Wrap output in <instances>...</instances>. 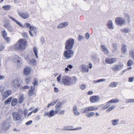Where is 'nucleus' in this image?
I'll return each mask as SVG.
<instances>
[{"label":"nucleus","mask_w":134,"mask_h":134,"mask_svg":"<svg viewBox=\"0 0 134 134\" xmlns=\"http://www.w3.org/2000/svg\"><path fill=\"white\" fill-rule=\"evenodd\" d=\"M26 46V42L23 39H21L14 44V48L23 51L25 49Z\"/></svg>","instance_id":"f257e3e1"},{"label":"nucleus","mask_w":134,"mask_h":134,"mask_svg":"<svg viewBox=\"0 0 134 134\" xmlns=\"http://www.w3.org/2000/svg\"><path fill=\"white\" fill-rule=\"evenodd\" d=\"M63 52L64 57L66 59H69L74 56V53L71 49H66Z\"/></svg>","instance_id":"f03ea898"},{"label":"nucleus","mask_w":134,"mask_h":134,"mask_svg":"<svg viewBox=\"0 0 134 134\" xmlns=\"http://www.w3.org/2000/svg\"><path fill=\"white\" fill-rule=\"evenodd\" d=\"M74 44V39L70 38L67 40L65 43V49H71L72 48Z\"/></svg>","instance_id":"7ed1b4c3"},{"label":"nucleus","mask_w":134,"mask_h":134,"mask_svg":"<svg viewBox=\"0 0 134 134\" xmlns=\"http://www.w3.org/2000/svg\"><path fill=\"white\" fill-rule=\"evenodd\" d=\"M22 81L18 77H16L12 80L11 85L14 87L17 88L21 85Z\"/></svg>","instance_id":"20e7f679"},{"label":"nucleus","mask_w":134,"mask_h":134,"mask_svg":"<svg viewBox=\"0 0 134 134\" xmlns=\"http://www.w3.org/2000/svg\"><path fill=\"white\" fill-rule=\"evenodd\" d=\"M116 24L119 26H121L125 24L126 22L125 20L123 18L120 17H117L115 19Z\"/></svg>","instance_id":"39448f33"},{"label":"nucleus","mask_w":134,"mask_h":134,"mask_svg":"<svg viewBox=\"0 0 134 134\" xmlns=\"http://www.w3.org/2000/svg\"><path fill=\"white\" fill-rule=\"evenodd\" d=\"M124 64L121 63L118 64H115L111 67V70L114 71H118L121 70L124 67Z\"/></svg>","instance_id":"423d86ee"},{"label":"nucleus","mask_w":134,"mask_h":134,"mask_svg":"<svg viewBox=\"0 0 134 134\" xmlns=\"http://www.w3.org/2000/svg\"><path fill=\"white\" fill-rule=\"evenodd\" d=\"M98 109V108L97 107H95L94 106H90L86 107L82 113H87L88 112L97 110Z\"/></svg>","instance_id":"0eeeda50"},{"label":"nucleus","mask_w":134,"mask_h":134,"mask_svg":"<svg viewBox=\"0 0 134 134\" xmlns=\"http://www.w3.org/2000/svg\"><path fill=\"white\" fill-rule=\"evenodd\" d=\"M13 120L15 121L20 120L21 118L20 113L18 112H14L12 113Z\"/></svg>","instance_id":"6e6552de"},{"label":"nucleus","mask_w":134,"mask_h":134,"mask_svg":"<svg viewBox=\"0 0 134 134\" xmlns=\"http://www.w3.org/2000/svg\"><path fill=\"white\" fill-rule=\"evenodd\" d=\"M70 77L67 76H63L62 79V81L65 85L69 86Z\"/></svg>","instance_id":"1a4fd4ad"},{"label":"nucleus","mask_w":134,"mask_h":134,"mask_svg":"<svg viewBox=\"0 0 134 134\" xmlns=\"http://www.w3.org/2000/svg\"><path fill=\"white\" fill-rule=\"evenodd\" d=\"M18 14L19 16L24 19H28L30 17L29 13L27 12H18Z\"/></svg>","instance_id":"9d476101"},{"label":"nucleus","mask_w":134,"mask_h":134,"mask_svg":"<svg viewBox=\"0 0 134 134\" xmlns=\"http://www.w3.org/2000/svg\"><path fill=\"white\" fill-rule=\"evenodd\" d=\"M100 99L99 97L98 96H91L90 98V100L91 102L94 103L98 102Z\"/></svg>","instance_id":"9b49d317"},{"label":"nucleus","mask_w":134,"mask_h":134,"mask_svg":"<svg viewBox=\"0 0 134 134\" xmlns=\"http://www.w3.org/2000/svg\"><path fill=\"white\" fill-rule=\"evenodd\" d=\"M116 58H107L105 60V62L107 64H111L116 62Z\"/></svg>","instance_id":"f8f14e48"},{"label":"nucleus","mask_w":134,"mask_h":134,"mask_svg":"<svg viewBox=\"0 0 134 134\" xmlns=\"http://www.w3.org/2000/svg\"><path fill=\"white\" fill-rule=\"evenodd\" d=\"M29 34L30 36L32 37H33L32 33L36 35L37 33V29L33 26H30L29 28Z\"/></svg>","instance_id":"ddd939ff"},{"label":"nucleus","mask_w":134,"mask_h":134,"mask_svg":"<svg viewBox=\"0 0 134 134\" xmlns=\"http://www.w3.org/2000/svg\"><path fill=\"white\" fill-rule=\"evenodd\" d=\"M57 114L54 110H52L49 112H46L44 114V116H47L49 118H51Z\"/></svg>","instance_id":"4468645a"},{"label":"nucleus","mask_w":134,"mask_h":134,"mask_svg":"<svg viewBox=\"0 0 134 134\" xmlns=\"http://www.w3.org/2000/svg\"><path fill=\"white\" fill-rule=\"evenodd\" d=\"M12 93V91L11 90H8L5 92L3 94L2 100H4L7 97L11 95Z\"/></svg>","instance_id":"2eb2a0df"},{"label":"nucleus","mask_w":134,"mask_h":134,"mask_svg":"<svg viewBox=\"0 0 134 134\" xmlns=\"http://www.w3.org/2000/svg\"><path fill=\"white\" fill-rule=\"evenodd\" d=\"M13 61L16 64L18 65V66L21 63V60L19 57L17 55H15L14 58L13 59Z\"/></svg>","instance_id":"dca6fc26"},{"label":"nucleus","mask_w":134,"mask_h":134,"mask_svg":"<svg viewBox=\"0 0 134 134\" xmlns=\"http://www.w3.org/2000/svg\"><path fill=\"white\" fill-rule=\"evenodd\" d=\"M31 70L32 69L30 67L26 66L24 69L23 73L25 75L28 76L30 74Z\"/></svg>","instance_id":"f3484780"},{"label":"nucleus","mask_w":134,"mask_h":134,"mask_svg":"<svg viewBox=\"0 0 134 134\" xmlns=\"http://www.w3.org/2000/svg\"><path fill=\"white\" fill-rule=\"evenodd\" d=\"M88 66L82 64L80 66L81 70L83 72H88Z\"/></svg>","instance_id":"a211bd4d"},{"label":"nucleus","mask_w":134,"mask_h":134,"mask_svg":"<svg viewBox=\"0 0 134 134\" xmlns=\"http://www.w3.org/2000/svg\"><path fill=\"white\" fill-rule=\"evenodd\" d=\"M70 79L69 86L75 84L77 81V79L75 76L70 77Z\"/></svg>","instance_id":"6ab92c4d"},{"label":"nucleus","mask_w":134,"mask_h":134,"mask_svg":"<svg viewBox=\"0 0 134 134\" xmlns=\"http://www.w3.org/2000/svg\"><path fill=\"white\" fill-rule=\"evenodd\" d=\"M82 127H79L78 128H76L74 129H69V126H65L63 130H68V131H74L76 130H78L82 129Z\"/></svg>","instance_id":"aec40b11"},{"label":"nucleus","mask_w":134,"mask_h":134,"mask_svg":"<svg viewBox=\"0 0 134 134\" xmlns=\"http://www.w3.org/2000/svg\"><path fill=\"white\" fill-rule=\"evenodd\" d=\"M100 47L102 49L101 51L104 52L105 54H107L108 53L109 51L108 49L105 45H102Z\"/></svg>","instance_id":"412c9836"},{"label":"nucleus","mask_w":134,"mask_h":134,"mask_svg":"<svg viewBox=\"0 0 134 134\" xmlns=\"http://www.w3.org/2000/svg\"><path fill=\"white\" fill-rule=\"evenodd\" d=\"M68 24L67 22H64L60 23L57 26L58 28H62L66 26Z\"/></svg>","instance_id":"4be33fe9"},{"label":"nucleus","mask_w":134,"mask_h":134,"mask_svg":"<svg viewBox=\"0 0 134 134\" xmlns=\"http://www.w3.org/2000/svg\"><path fill=\"white\" fill-rule=\"evenodd\" d=\"M112 46H113V49L112 50V52L113 53H116L119 52V51L117 49V46L115 44H113Z\"/></svg>","instance_id":"5701e85b"},{"label":"nucleus","mask_w":134,"mask_h":134,"mask_svg":"<svg viewBox=\"0 0 134 134\" xmlns=\"http://www.w3.org/2000/svg\"><path fill=\"white\" fill-rule=\"evenodd\" d=\"M73 66L71 64L68 65L67 67L65 69V72L67 73L68 71H70L71 70V69L72 68Z\"/></svg>","instance_id":"b1692460"},{"label":"nucleus","mask_w":134,"mask_h":134,"mask_svg":"<svg viewBox=\"0 0 134 134\" xmlns=\"http://www.w3.org/2000/svg\"><path fill=\"white\" fill-rule=\"evenodd\" d=\"M19 26L23 28H28L29 27L30 28V26H32L30 25V24L27 23H25L24 25L20 23V25Z\"/></svg>","instance_id":"393cba45"},{"label":"nucleus","mask_w":134,"mask_h":134,"mask_svg":"<svg viewBox=\"0 0 134 134\" xmlns=\"http://www.w3.org/2000/svg\"><path fill=\"white\" fill-rule=\"evenodd\" d=\"M119 121V120L114 119L112 120L111 121L112 125L113 126H115L116 125L118 124V122Z\"/></svg>","instance_id":"a878e982"},{"label":"nucleus","mask_w":134,"mask_h":134,"mask_svg":"<svg viewBox=\"0 0 134 134\" xmlns=\"http://www.w3.org/2000/svg\"><path fill=\"white\" fill-rule=\"evenodd\" d=\"M107 25L108 28L110 29H113L114 28L113 23L111 20H110L108 21Z\"/></svg>","instance_id":"bb28decb"},{"label":"nucleus","mask_w":134,"mask_h":134,"mask_svg":"<svg viewBox=\"0 0 134 134\" xmlns=\"http://www.w3.org/2000/svg\"><path fill=\"white\" fill-rule=\"evenodd\" d=\"M31 89L29 90L28 93V94L29 96H31L33 95V91L35 88L34 86H31Z\"/></svg>","instance_id":"cd10ccee"},{"label":"nucleus","mask_w":134,"mask_h":134,"mask_svg":"<svg viewBox=\"0 0 134 134\" xmlns=\"http://www.w3.org/2000/svg\"><path fill=\"white\" fill-rule=\"evenodd\" d=\"M110 104L109 103H108V102L105 105L102 104L101 105V106H103L102 109L103 110H104L108 108L110 106Z\"/></svg>","instance_id":"c85d7f7f"},{"label":"nucleus","mask_w":134,"mask_h":134,"mask_svg":"<svg viewBox=\"0 0 134 134\" xmlns=\"http://www.w3.org/2000/svg\"><path fill=\"white\" fill-rule=\"evenodd\" d=\"M24 95L23 94H21L19 97L18 98V102L19 103H21L23 101L24 99Z\"/></svg>","instance_id":"c756f323"},{"label":"nucleus","mask_w":134,"mask_h":134,"mask_svg":"<svg viewBox=\"0 0 134 134\" xmlns=\"http://www.w3.org/2000/svg\"><path fill=\"white\" fill-rule=\"evenodd\" d=\"M8 20H5L3 21V26L4 27L7 29V28L9 27V26L10 25L9 24V23L7 22H8Z\"/></svg>","instance_id":"7c9ffc66"},{"label":"nucleus","mask_w":134,"mask_h":134,"mask_svg":"<svg viewBox=\"0 0 134 134\" xmlns=\"http://www.w3.org/2000/svg\"><path fill=\"white\" fill-rule=\"evenodd\" d=\"M119 101V99H113L108 102V103H118Z\"/></svg>","instance_id":"2f4dec72"},{"label":"nucleus","mask_w":134,"mask_h":134,"mask_svg":"<svg viewBox=\"0 0 134 134\" xmlns=\"http://www.w3.org/2000/svg\"><path fill=\"white\" fill-rule=\"evenodd\" d=\"M95 114V113L94 112H90L87 113L86 115L87 118H90V117H92L94 116Z\"/></svg>","instance_id":"473e14b6"},{"label":"nucleus","mask_w":134,"mask_h":134,"mask_svg":"<svg viewBox=\"0 0 134 134\" xmlns=\"http://www.w3.org/2000/svg\"><path fill=\"white\" fill-rule=\"evenodd\" d=\"M37 63L36 60L34 59H32L30 60L29 63L30 65H36Z\"/></svg>","instance_id":"72a5a7b5"},{"label":"nucleus","mask_w":134,"mask_h":134,"mask_svg":"<svg viewBox=\"0 0 134 134\" xmlns=\"http://www.w3.org/2000/svg\"><path fill=\"white\" fill-rule=\"evenodd\" d=\"M18 103L17 99L16 98L13 99L11 102V105L12 106H15Z\"/></svg>","instance_id":"f704fd0d"},{"label":"nucleus","mask_w":134,"mask_h":134,"mask_svg":"<svg viewBox=\"0 0 134 134\" xmlns=\"http://www.w3.org/2000/svg\"><path fill=\"white\" fill-rule=\"evenodd\" d=\"M57 102V99L54 100L52 102L48 105L47 106V108H49L50 106H53Z\"/></svg>","instance_id":"c9c22d12"},{"label":"nucleus","mask_w":134,"mask_h":134,"mask_svg":"<svg viewBox=\"0 0 134 134\" xmlns=\"http://www.w3.org/2000/svg\"><path fill=\"white\" fill-rule=\"evenodd\" d=\"M8 17L9 18H10L12 20L14 21L17 24H18L19 26L20 25V23L17 20L15 19H14V18L13 17L10 16H9Z\"/></svg>","instance_id":"e433bc0d"},{"label":"nucleus","mask_w":134,"mask_h":134,"mask_svg":"<svg viewBox=\"0 0 134 134\" xmlns=\"http://www.w3.org/2000/svg\"><path fill=\"white\" fill-rule=\"evenodd\" d=\"M129 54L131 56V57L134 59V49H131L129 51Z\"/></svg>","instance_id":"4c0bfd02"},{"label":"nucleus","mask_w":134,"mask_h":134,"mask_svg":"<svg viewBox=\"0 0 134 134\" xmlns=\"http://www.w3.org/2000/svg\"><path fill=\"white\" fill-rule=\"evenodd\" d=\"M33 51L34 53H35V55L37 58H38V56L37 55V53H38L37 50L35 47H34L33 48Z\"/></svg>","instance_id":"58836bf2"},{"label":"nucleus","mask_w":134,"mask_h":134,"mask_svg":"<svg viewBox=\"0 0 134 134\" xmlns=\"http://www.w3.org/2000/svg\"><path fill=\"white\" fill-rule=\"evenodd\" d=\"M11 6L10 5H4L3 7V8L5 11H7L10 9Z\"/></svg>","instance_id":"ea45409f"},{"label":"nucleus","mask_w":134,"mask_h":134,"mask_svg":"<svg viewBox=\"0 0 134 134\" xmlns=\"http://www.w3.org/2000/svg\"><path fill=\"white\" fill-rule=\"evenodd\" d=\"M118 85V83L117 82H113L109 86L113 87H116Z\"/></svg>","instance_id":"a19ab883"},{"label":"nucleus","mask_w":134,"mask_h":134,"mask_svg":"<svg viewBox=\"0 0 134 134\" xmlns=\"http://www.w3.org/2000/svg\"><path fill=\"white\" fill-rule=\"evenodd\" d=\"M122 32L124 33H127L130 32V30L128 28H125L124 29H122L120 30Z\"/></svg>","instance_id":"79ce46f5"},{"label":"nucleus","mask_w":134,"mask_h":134,"mask_svg":"<svg viewBox=\"0 0 134 134\" xmlns=\"http://www.w3.org/2000/svg\"><path fill=\"white\" fill-rule=\"evenodd\" d=\"M125 102V103H134V99H126Z\"/></svg>","instance_id":"37998d69"},{"label":"nucleus","mask_w":134,"mask_h":134,"mask_svg":"<svg viewBox=\"0 0 134 134\" xmlns=\"http://www.w3.org/2000/svg\"><path fill=\"white\" fill-rule=\"evenodd\" d=\"M115 106L114 105H112L111 107H109L107 110V112H109L115 108Z\"/></svg>","instance_id":"c03bdc74"},{"label":"nucleus","mask_w":134,"mask_h":134,"mask_svg":"<svg viewBox=\"0 0 134 134\" xmlns=\"http://www.w3.org/2000/svg\"><path fill=\"white\" fill-rule=\"evenodd\" d=\"M62 103L61 102H58L55 106V108H59L61 109V108Z\"/></svg>","instance_id":"a18cd8bd"},{"label":"nucleus","mask_w":134,"mask_h":134,"mask_svg":"<svg viewBox=\"0 0 134 134\" xmlns=\"http://www.w3.org/2000/svg\"><path fill=\"white\" fill-rule=\"evenodd\" d=\"M122 50L124 52H126V45L125 44H123L122 45Z\"/></svg>","instance_id":"49530a36"},{"label":"nucleus","mask_w":134,"mask_h":134,"mask_svg":"<svg viewBox=\"0 0 134 134\" xmlns=\"http://www.w3.org/2000/svg\"><path fill=\"white\" fill-rule=\"evenodd\" d=\"M12 98L10 97L8 98L5 102V104H8L10 103L12 100Z\"/></svg>","instance_id":"de8ad7c7"},{"label":"nucleus","mask_w":134,"mask_h":134,"mask_svg":"<svg viewBox=\"0 0 134 134\" xmlns=\"http://www.w3.org/2000/svg\"><path fill=\"white\" fill-rule=\"evenodd\" d=\"M133 63V61L131 59H129L127 62V65L128 66L132 65Z\"/></svg>","instance_id":"09e8293b"},{"label":"nucleus","mask_w":134,"mask_h":134,"mask_svg":"<svg viewBox=\"0 0 134 134\" xmlns=\"http://www.w3.org/2000/svg\"><path fill=\"white\" fill-rule=\"evenodd\" d=\"M2 35L4 38H5L7 36V33L6 31H4L2 32Z\"/></svg>","instance_id":"8fccbe9b"},{"label":"nucleus","mask_w":134,"mask_h":134,"mask_svg":"<svg viewBox=\"0 0 134 134\" xmlns=\"http://www.w3.org/2000/svg\"><path fill=\"white\" fill-rule=\"evenodd\" d=\"M31 78L29 77H26L25 79V81L27 83H28L30 82Z\"/></svg>","instance_id":"3c124183"},{"label":"nucleus","mask_w":134,"mask_h":134,"mask_svg":"<svg viewBox=\"0 0 134 134\" xmlns=\"http://www.w3.org/2000/svg\"><path fill=\"white\" fill-rule=\"evenodd\" d=\"M75 115L77 116L80 115V113L78 109L73 111Z\"/></svg>","instance_id":"603ef678"},{"label":"nucleus","mask_w":134,"mask_h":134,"mask_svg":"<svg viewBox=\"0 0 134 134\" xmlns=\"http://www.w3.org/2000/svg\"><path fill=\"white\" fill-rule=\"evenodd\" d=\"M7 30L10 31H13L14 29L10 25L7 29Z\"/></svg>","instance_id":"864d4df0"},{"label":"nucleus","mask_w":134,"mask_h":134,"mask_svg":"<svg viewBox=\"0 0 134 134\" xmlns=\"http://www.w3.org/2000/svg\"><path fill=\"white\" fill-rule=\"evenodd\" d=\"M38 83L37 80L36 78H35L34 80V82L33 83L34 85V86H35V85H37Z\"/></svg>","instance_id":"5fc2aeb1"},{"label":"nucleus","mask_w":134,"mask_h":134,"mask_svg":"<svg viewBox=\"0 0 134 134\" xmlns=\"http://www.w3.org/2000/svg\"><path fill=\"white\" fill-rule=\"evenodd\" d=\"M4 39L7 43H9L10 41V39L9 37H7L6 38L5 37L4 38Z\"/></svg>","instance_id":"6e6d98bb"},{"label":"nucleus","mask_w":134,"mask_h":134,"mask_svg":"<svg viewBox=\"0 0 134 134\" xmlns=\"http://www.w3.org/2000/svg\"><path fill=\"white\" fill-rule=\"evenodd\" d=\"M65 112V110H61L60 111H59V112H58V114L59 115H62L64 114Z\"/></svg>","instance_id":"4d7b16f0"},{"label":"nucleus","mask_w":134,"mask_h":134,"mask_svg":"<svg viewBox=\"0 0 134 134\" xmlns=\"http://www.w3.org/2000/svg\"><path fill=\"white\" fill-rule=\"evenodd\" d=\"M61 74L59 75L57 77V80L58 82H60V79L61 78Z\"/></svg>","instance_id":"13d9d810"},{"label":"nucleus","mask_w":134,"mask_h":134,"mask_svg":"<svg viewBox=\"0 0 134 134\" xmlns=\"http://www.w3.org/2000/svg\"><path fill=\"white\" fill-rule=\"evenodd\" d=\"M45 40L44 38L43 37H42L41 39V42L43 44L45 43Z\"/></svg>","instance_id":"bf43d9fd"},{"label":"nucleus","mask_w":134,"mask_h":134,"mask_svg":"<svg viewBox=\"0 0 134 134\" xmlns=\"http://www.w3.org/2000/svg\"><path fill=\"white\" fill-rule=\"evenodd\" d=\"M55 109L54 110L55 112V113L57 114V113H58V112H59L60 110L61 109H60L59 108H55Z\"/></svg>","instance_id":"052dcab7"},{"label":"nucleus","mask_w":134,"mask_h":134,"mask_svg":"<svg viewBox=\"0 0 134 134\" xmlns=\"http://www.w3.org/2000/svg\"><path fill=\"white\" fill-rule=\"evenodd\" d=\"M5 48L4 46L2 44L0 46V51H2Z\"/></svg>","instance_id":"680f3d73"},{"label":"nucleus","mask_w":134,"mask_h":134,"mask_svg":"<svg viewBox=\"0 0 134 134\" xmlns=\"http://www.w3.org/2000/svg\"><path fill=\"white\" fill-rule=\"evenodd\" d=\"M134 79V77H130L129 78V82H132Z\"/></svg>","instance_id":"e2e57ef3"},{"label":"nucleus","mask_w":134,"mask_h":134,"mask_svg":"<svg viewBox=\"0 0 134 134\" xmlns=\"http://www.w3.org/2000/svg\"><path fill=\"white\" fill-rule=\"evenodd\" d=\"M86 88V86L84 84L82 85L81 86V88L82 90H84Z\"/></svg>","instance_id":"0e129e2a"},{"label":"nucleus","mask_w":134,"mask_h":134,"mask_svg":"<svg viewBox=\"0 0 134 134\" xmlns=\"http://www.w3.org/2000/svg\"><path fill=\"white\" fill-rule=\"evenodd\" d=\"M86 38L87 39H88L90 38V35L89 34L87 33L85 35Z\"/></svg>","instance_id":"69168bd1"},{"label":"nucleus","mask_w":134,"mask_h":134,"mask_svg":"<svg viewBox=\"0 0 134 134\" xmlns=\"http://www.w3.org/2000/svg\"><path fill=\"white\" fill-rule=\"evenodd\" d=\"M28 112V110H27L26 109L24 111V113L25 116L26 117L27 115V114Z\"/></svg>","instance_id":"338daca9"},{"label":"nucleus","mask_w":134,"mask_h":134,"mask_svg":"<svg viewBox=\"0 0 134 134\" xmlns=\"http://www.w3.org/2000/svg\"><path fill=\"white\" fill-rule=\"evenodd\" d=\"M78 110L76 105H74L73 108V111Z\"/></svg>","instance_id":"774afa93"}]
</instances>
